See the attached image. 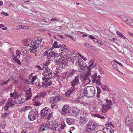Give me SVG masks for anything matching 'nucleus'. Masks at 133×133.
<instances>
[{"label":"nucleus","mask_w":133,"mask_h":133,"mask_svg":"<svg viewBox=\"0 0 133 133\" xmlns=\"http://www.w3.org/2000/svg\"><path fill=\"white\" fill-rule=\"evenodd\" d=\"M83 93L84 95L87 97H93L95 94V89L93 86L85 87L83 89Z\"/></svg>","instance_id":"obj_1"},{"label":"nucleus","mask_w":133,"mask_h":133,"mask_svg":"<svg viewBox=\"0 0 133 133\" xmlns=\"http://www.w3.org/2000/svg\"><path fill=\"white\" fill-rule=\"evenodd\" d=\"M51 110L48 107L43 108L40 111L41 117L43 118L49 120L53 117V112H50Z\"/></svg>","instance_id":"obj_2"},{"label":"nucleus","mask_w":133,"mask_h":133,"mask_svg":"<svg viewBox=\"0 0 133 133\" xmlns=\"http://www.w3.org/2000/svg\"><path fill=\"white\" fill-rule=\"evenodd\" d=\"M97 127L96 122L93 120H90L85 127V130L88 132H92Z\"/></svg>","instance_id":"obj_3"},{"label":"nucleus","mask_w":133,"mask_h":133,"mask_svg":"<svg viewBox=\"0 0 133 133\" xmlns=\"http://www.w3.org/2000/svg\"><path fill=\"white\" fill-rule=\"evenodd\" d=\"M106 103L102 105V112L105 113L108 110H110L112 108L113 104L111 101L106 99Z\"/></svg>","instance_id":"obj_4"},{"label":"nucleus","mask_w":133,"mask_h":133,"mask_svg":"<svg viewBox=\"0 0 133 133\" xmlns=\"http://www.w3.org/2000/svg\"><path fill=\"white\" fill-rule=\"evenodd\" d=\"M39 114L38 110H32L29 112L28 115V119L30 121H34L38 117Z\"/></svg>","instance_id":"obj_5"},{"label":"nucleus","mask_w":133,"mask_h":133,"mask_svg":"<svg viewBox=\"0 0 133 133\" xmlns=\"http://www.w3.org/2000/svg\"><path fill=\"white\" fill-rule=\"evenodd\" d=\"M90 76L86 74L84 75L80 76V79L81 81H83L84 83L86 84H89L91 82V80L88 78V77Z\"/></svg>","instance_id":"obj_6"},{"label":"nucleus","mask_w":133,"mask_h":133,"mask_svg":"<svg viewBox=\"0 0 133 133\" xmlns=\"http://www.w3.org/2000/svg\"><path fill=\"white\" fill-rule=\"evenodd\" d=\"M81 119L82 122L84 124L86 123L89 120V117L87 113H84L83 112V114L81 117H80Z\"/></svg>","instance_id":"obj_7"},{"label":"nucleus","mask_w":133,"mask_h":133,"mask_svg":"<svg viewBox=\"0 0 133 133\" xmlns=\"http://www.w3.org/2000/svg\"><path fill=\"white\" fill-rule=\"evenodd\" d=\"M79 82V78L78 76L76 77L74 79H73L71 82V85L72 87V88H75V86L77 85Z\"/></svg>","instance_id":"obj_8"},{"label":"nucleus","mask_w":133,"mask_h":133,"mask_svg":"<svg viewBox=\"0 0 133 133\" xmlns=\"http://www.w3.org/2000/svg\"><path fill=\"white\" fill-rule=\"evenodd\" d=\"M48 127V124L46 123H42L40 125L39 128V131L40 132H42L44 131L47 130V128Z\"/></svg>","instance_id":"obj_9"},{"label":"nucleus","mask_w":133,"mask_h":133,"mask_svg":"<svg viewBox=\"0 0 133 133\" xmlns=\"http://www.w3.org/2000/svg\"><path fill=\"white\" fill-rule=\"evenodd\" d=\"M70 108L68 105H65L63 107L62 110L65 114L66 113H70Z\"/></svg>","instance_id":"obj_10"},{"label":"nucleus","mask_w":133,"mask_h":133,"mask_svg":"<svg viewBox=\"0 0 133 133\" xmlns=\"http://www.w3.org/2000/svg\"><path fill=\"white\" fill-rule=\"evenodd\" d=\"M103 131V133H112V130L111 127L108 126L104 127Z\"/></svg>","instance_id":"obj_11"},{"label":"nucleus","mask_w":133,"mask_h":133,"mask_svg":"<svg viewBox=\"0 0 133 133\" xmlns=\"http://www.w3.org/2000/svg\"><path fill=\"white\" fill-rule=\"evenodd\" d=\"M48 57V59H50L52 57L53 58H55V57H58V55L55 52L53 51H51V52L50 51L49 52V55Z\"/></svg>","instance_id":"obj_12"},{"label":"nucleus","mask_w":133,"mask_h":133,"mask_svg":"<svg viewBox=\"0 0 133 133\" xmlns=\"http://www.w3.org/2000/svg\"><path fill=\"white\" fill-rule=\"evenodd\" d=\"M76 88L71 87L67 91L65 92V95L66 96H69L73 94L74 92L75 91Z\"/></svg>","instance_id":"obj_13"},{"label":"nucleus","mask_w":133,"mask_h":133,"mask_svg":"<svg viewBox=\"0 0 133 133\" xmlns=\"http://www.w3.org/2000/svg\"><path fill=\"white\" fill-rule=\"evenodd\" d=\"M75 103H80L81 104H84L85 102L82 101V98L81 97H78L76 98L75 100Z\"/></svg>","instance_id":"obj_14"},{"label":"nucleus","mask_w":133,"mask_h":133,"mask_svg":"<svg viewBox=\"0 0 133 133\" xmlns=\"http://www.w3.org/2000/svg\"><path fill=\"white\" fill-rule=\"evenodd\" d=\"M67 49H65V48H64L63 49L61 50V52L60 55H61V56H67L68 55H67L68 54V52L67 51H66Z\"/></svg>","instance_id":"obj_15"},{"label":"nucleus","mask_w":133,"mask_h":133,"mask_svg":"<svg viewBox=\"0 0 133 133\" xmlns=\"http://www.w3.org/2000/svg\"><path fill=\"white\" fill-rule=\"evenodd\" d=\"M76 71L75 70H73L71 71H70V72L66 74L65 77L66 79L70 77L71 76L75 74Z\"/></svg>","instance_id":"obj_16"},{"label":"nucleus","mask_w":133,"mask_h":133,"mask_svg":"<svg viewBox=\"0 0 133 133\" xmlns=\"http://www.w3.org/2000/svg\"><path fill=\"white\" fill-rule=\"evenodd\" d=\"M75 120L74 119L71 118H67L66 121L67 123L69 125H71L73 124Z\"/></svg>","instance_id":"obj_17"},{"label":"nucleus","mask_w":133,"mask_h":133,"mask_svg":"<svg viewBox=\"0 0 133 133\" xmlns=\"http://www.w3.org/2000/svg\"><path fill=\"white\" fill-rule=\"evenodd\" d=\"M131 119H132V118L130 117H127L125 119V123L127 125H131Z\"/></svg>","instance_id":"obj_18"},{"label":"nucleus","mask_w":133,"mask_h":133,"mask_svg":"<svg viewBox=\"0 0 133 133\" xmlns=\"http://www.w3.org/2000/svg\"><path fill=\"white\" fill-rule=\"evenodd\" d=\"M17 94L18 93L16 91L13 93H11L10 94V96L13 99H16L18 96Z\"/></svg>","instance_id":"obj_19"},{"label":"nucleus","mask_w":133,"mask_h":133,"mask_svg":"<svg viewBox=\"0 0 133 133\" xmlns=\"http://www.w3.org/2000/svg\"><path fill=\"white\" fill-rule=\"evenodd\" d=\"M12 57L13 60L16 63L19 65L21 64V63L20 61L18 59L19 58H18L16 57L15 56V55L14 54L12 55Z\"/></svg>","instance_id":"obj_20"},{"label":"nucleus","mask_w":133,"mask_h":133,"mask_svg":"<svg viewBox=\"0 0 133 133\" xmlns=\"http://www.w3.org/2000/svg\"><path fill=\"white\" fill-rule=\"evenodd\" d=\"M42 80L44 81V82H42V84L43 85V87L45 83H46L47 82H48V81H50L51 80H50L49 78H45V77H42Z\"/></svg>","instance_id":"obj_21"},{"label":"nucleus","mask_w":133,"mask_h":133,"mask_svg":"<svg viewBox=\"0 0 133 133\" xmlns=\"http://www.w3.org/2000/svg\"><path fill=\"white\" fill-rule=\"evenodd\" d=\"M97 73H94V75H91V77L92 79V83H94L96 81L97 78Z\"/></svg>","instance_id":"obj_22"},{"label":"nucleus","mask_w":133,"mask_h":133,"mask_svg":"<svg viewBox=\"0 0 133 133\" xmlns=\"http://www.w3.org/2000/svg\"><path fill=\"white\" fill-rule=\"evenodd\" d=\"M32 49L30 48L29 49L30 50V51L31 53H32L35 54V56H36L37 55V51L36 49Z\"/></svg>","instance_id":"obj_23"},{"label":"nucleus","mask_w":133,"mask_h":133,"mask_svg":"<svg viewBox=\"0 0 133 133\" xmlns=\"http://www.w3.org/2000/svg\"><path fill=\"white\" fill-rule=\"evenodd\" d=\"M97 92L96 94V96L98 98H99L100 97V94L101 92V89L99 88L98 87H97Z\"/></svg>","instance_id":"obj_24"},{"label":"nucleus","mask_w":133,"mask_h":133,"mask_svg":"<svg viewBox=\"0 0 133 133\" xmlns=\"http://www.w3.org/2000/svg\"><path fill=\"white\" fill-rule=\"evenodd\" d=\"M30 47L31 48H32V49H37L39 48L35 42V41H34L32 43V45H30Z\"/></svg>","instance_id":"obj_25"},{"label":"nucleus","mask_w":133,"mask_h":133,"mask_svg":"<svg viewBox=\"0 0 133 133\" xmlns=\"http://www.w3.org/2000/svg\"><path fill=\"white\" fill-rule=\"evenodd\" d=\"M39 97L41 98L45 97L46 95V93L45 92L43 91L40 92L38 94Z\"/></svg>","instance_id":"obj_26"},{"label":"nucleus","mask_w":133,"mask_h":133,"mask_svg":"<svg viewBox=\"0 0 133 133\" xmlns=\"http://www.w3.org/2000/svg\"><path fill=\"white\" fill-rule=\"evenodd\" d=\"M127 24L132 27H133V21L130 19L128 20Z\"/></svg>","instance_id":"obj_27"},{"label":"nucleus","mask_w":133,"mask_h":133,"mask_svg":"<svg viewBox=\"0 0 133 133\" xmlns=\"http://www.w3.org/2000/svg\"><path fill=\"white\" fill-rule=\"evenodd\" d=\"M39 22H45L46 23H48V21H47V19H45V18H39V19H38Z\"/></svg>","instance_id":"obj_28"},{"label":"nucleus","mask_w":133,"mask_h":133,"mask_svg":"<svg viewBox=\"0 0 133 133\" xmlns=\"http://www.w3.org/2000/svg\"><path fill=\"white\" fill-rule=\"evenodd\" d=\"M56 99V97H53L51 98V99L50 101V103L52 104H53L55 102H57V100Z\"/></svg>","instance_id":"obj_29"},{"label":"nucleus","mask_w":133,"mask_h":133,"mask_svg":"<svg viewBox=\"0 0 133 133\" xmlns=\"http://www.w3.org/2000/svg\"><path fill=\"white\" fill-rule=\"evenodd\" d=\"M92 66L89 65V66L87 68V70L89 71L87 73V74H88V75H91V69H92Z\"/></svg>","instance_id":"obj_30"},{"label":"nucleus","mask_w":133,"mask_h":133,"mask_svg":"<svg viewBox=\"0 0 133 133\" xmlns=\"http://www.w3.org/2000/svg\"><path fill=\"white\" fill-rule=\"evenodd\" d=\"M21 52L19 50H17L16 51V55L15 56L18 58H19L20 57V54Z\"/></svg>","instance_id":"obj_31"},{"label":"nucleus","mask_w":133,"mask_h":133,"mask_svg":"<svg viewBox=\"0 0 133 133\" xmlns=\"http://www.w3.org/2000/svg\"><path fill=\"white\" fill-rule=\"evenodd\" d=\"M52 84V82L51 80L50 81H48V82H47L44 85L43 87L45 88H48V86H50Z\"/></svg>","instance_id":"obj_32"},{"label":"nucleus","mask_w":133,"mask_h":133,"mask_svg":"<svg viewBox=\"0 0 133 133\" xmlns=\"http://www.w3.org/2000/svg\"><path fill=\"white\" fill-rule=\"evenodd\" d=\"M52 46L53 47L56 48H59V46L58 45L57 42L56 41L54 42Z\"/></svg>","instance_id":"obj_33"},{"label":"nucleus","mask_w":133,"mask_h":133,"mask_svg":"<svg viewBox=\"0 0 133 133\" xmlns=\"http://www.w3.org/2000/svg\"><path fill=\"white\" fill-rule=\"evenodd\" d=\"M21 100L20 99H19V97L16 98V102H15V103L16 104H20L21 103V100H22V98H21Z\"/></svg>","instance_id":"obj_34"},{"label":"nucleus","mask_w":133,"mask_h":133,"mask_svg":"<svg viewBox=\"0 0 133 133\" xmlns=\"http://www.w3.org/2000/svg\"><path fill=\"white\" fill-rule=\"evenodd\" d=\"M83 112V111L82 110H79L77 111L76 114H75V115H75V116H79L81 114V113H82Z\"/></svg>","instance_id":"obj_35"},{"label":"nucleus","mask_w":133,"mask_h":133,"mask_svg":"<svg viewBox=\"0 0 133 133\" xmlns=\"http://www.w3.org/2000/svg\"><path fill=\"white\" fill-rule=\"evenodd\" d=\"M28 91L29 93L27 94V96H28V97H30L32 96L31 88H30L28 90Z\"/></svg>","instance_id":"obj_36"},{"label":"nucleus","mask_w":133,"mask_h":133,"mask_svg":"<svg viewBox=\"0 0 133 133\" xmlns=\"http://www.w3.org/2000/svg\"><path fill=\"white\" fill-rule=\"evenodd\" d=\"M103 90H108V91H110V90H108V86H106V85H104V86H102L101 87Z\"/></svg>","instance_id":"obj_37"},{"label":"nucleus","mask_w":133,"mask_h":133,"mask_svg":"<svg viewBox=\"0 0 133 133\" xmlns=\"http://www.w3.org/2000/svg\"><path fill=\"white\" fill-rule=\"evenodd\" d=\"M30 108V107L29 106H25V107L23 108L22 110L24 112H25V111H26L27 110L29 109Z\"/></svg>","instance_id":"obj_38"},{"label":"nucleus","mask_w":133,"mask_h":133,"mask_svg":"<svg viewBox=\"0 0 133 133\" xmlns=\"http://www.w3.org/2000/svg\"><path fill=\"white\" fill-rule=\"evenodd\" d=\"M35 42L36 43V44L37 45V46L40 47V48H41V45H40V44L41 43V41H38V42H37V40H35Z\"/></svg>","instance_id":"obj_39"},{"label":"nucleus","mask_w":133,"mask_h":133,"mask_svg":"<svg viewBox=\"0 0 133 133\" xmlns=\"http://www.w3.org/2000/svg\"><path fill=\"white\" fill-rule=\"evenodd\" d=\"M112 66L114 68L115 70H118V65L116 63H114L113 64Z\"/></svg>","instance_id":"obj_40"},{"label":"nucleus","mask_w":133,"mask_h":133,"mask_svg":"<svg viewBox=\"0 0 133 133\" xmlns=\"http://www.w3.org/2000/svg\"><path fill=\"white\" fill-rule=\"evenodd\" d=\"M91 115L92 116L94 117H97L98 118H100V115L99 114H92V113L91 114Z\"/></svg>","instance_id":"obj_41"},{"label":"nucleus","mask_w":133,"mask_h":133,"mask_svg":"<svg viewBox=\"0 0 133 133\" xmlns=\"http://www.w3.org/2000/svg\"><path fill=\"white\" fill-rule=\"evenodd\" d=\"M8 103V105H9L10 107H12L14 105V104L12 103V102H11L9 101H7Z\"/></svg>","instance_id":"obj_42"},{"label":"nucleus","mask_w":133,"mask_h":133,"mask_svg":"<svg viewBox=\"0 0 133 133\" xmlns=\"http://www.w3.org/2000/svg\"><path fill=\"white\" fill-rule=\"evenodd\" d=\"M32 41H33L30 39H26L25 41L26 42H27V43H30V44L32 43Z\"/></svg>","instance_id":"obj_43"},{"label":"nucleus","mask_w":133,"mask_h":133,"mask_svg":"<svg viewBox=\"0 0 133 133\" xmlns=\"http://www.w3.org/2000/svg\"><path fill=\"white\" fill-rule=\"evenodd\" d=\"M123 21L124 22H126L127 23V21H128V20L129 19H128L127 17L125 16L124 18H123L122 19Z\"/></svg>","instance_id":"obj_44"},{"label":"nucleus","mask_w":133,"mask_h":133,"mask_svg":"<svg viewBox=\"0 0 133 133\" xmlns=\"http://www.w3.org/2000/svg\"><path fill=\"white\" fill-rule=\"evenodd\" d=\"M77 111V109L75 108L72 109V113L73 115H74V114H75Z\"/></svg>","instance_id":"obj_45"},{"label":"nucleus","mask_w":133,"mask_h":133,"mask_svg":"<svg viewBox=\"0 0 133 133\" xmlns=\"http://www.w3.org/2000/svg\"><path fill=\"white\" fill-rule=\"evenodd\" d=\"M48 74H49V77L50 78V77H51L52 75V71L50 69H49V71L48 72Z\"/></svg>","instance_id":"obj_46"},{"label":"nucleus","mask_w":133,"mask_h":133,"mask_svg":"<svg viewBox=\"0 0 133 133\" xmlns=\"http://www.w3.org/2000/svg\"><path fill=\"white\" fill-rule=\"evenodd\" d=\"M56 99H57V100L58 101L60 100L62 98L61 96L59 95H58L56 96Z\"/></svg>","instance_id":"obj_47"},{"label":"nucleus","mask_w":133,"mask_h":133,"mask_svg":"<svg viewBox=\"0 0 133 133\" xmlns=\"http://www.w3.org/2000/svg\"><path fill=\"white\" fill-rule=\"evenodd\" d=\"M84 45L87 46L88 48H90L91 46V45L87 43H85L84 44Z\"/></svg>","instance_id":"obj_48"},{"label":"nucleus","mask_w":133,"mask_h":133,"mask_svg":"<svg viewBox=\"0 0 133 133\" xmlns=\"http://www.w3.org/2000/svg\"><path fill=\"white\" fill-rule=\"evenodd\" d=\"M49 51V50L48 51H47V50L46 51L44 52V54L45 55L47 56V58H48V57L49 55V52H48V51Z\"/></svg>","instance_id":"obj_49"},{"label":"nucleus","mask_w":133,"mask_h":133,"mask_svg":"<svg viewBox=\"0 0 133 133\" xmlns=\"http://www.w3.org/2000/svg\"><path fill=\"white\" fill-rule=\"evenodd\" d=\"M96 83L98 85H102L100 81V80H99V79H96Z\"/></svg>","instance_id":"obj_50"},{"label":"nucleus","mask_w":133,"mask_h":133,"mask_svg":"<svg viewBox=\"0 0 133 133\" xmlns=\"http://www.w3.org/2000/svg\"><path fill=\"white\" fill-rule=\"evenodd\" d=\"M21 28L23 29H25L28 28V27L27 26H24L22 25H21Z\"/></svg>","instance_id":"obj_51"},{"label":"nucleus","mask_w":133,"mask_h":133,"mask_svg":"<svg viewBox=\"0 0 133 133\" xmlns=\"http://www.w3.org/2000/svg\"><path fill=\"white\" fill-rule=\"evenodd\" d=\"M1 14L6 16H8L9 15L8 13L5 12L4 11L2 12Z\"/></svg>","instance_id":"obj_52"},{"label":"nucleus","mask_w":133,"mask_h":133,"mask_svg":"<svg viewBox=\"0 0 133 133\" xmlns=\"http://www.w3.org/2000/svg\"><path fill=\"white\" fill-rule=\"evenodd\" d=\"M8 83L6 81H4L3 83L1 85L2 86H4V85H6Z\"/></svg>","instance_id":"obj_53"},{"label":"nucleus","mask_w":133,"mask_h":133,"mask_svg":"<svg viewBox=\"0 0 133 133\" xmlns=\"http://www.w3.org/2000/svg\"><path fill=\"white\" fill-rule=\"evenodd\" d=\"M33 104L34 105H35L36 106H39L41 104L40 103H36V102H34Z\"/></svg>","instance_id":"obj_54"},{"label":"nucleus","mask_w":133,"mask_h":133,"mask_svg":"<svg viewBox=\"0 0 133 133\" xmlns=\"http://www.w3.org/2000/svg\"><path fill=\"white\" fill-rule=\"evenodd\" d=\"M26 57L28 60H30L31 58V56L29 55H26Z\"/></svg>","instance_id":"obj_55"},{"label":"nucleus","mask_w":133,"mask_h":133,"mask_svg":"<svg viewBox=\"0 0 133 133\" xmlns=\"http://www.w3.org/2000/svg\"><path fill=\"white\" fill-rule=\"evenodd\" d=\"M114 61L115 62H116V63H117V64H118L119 65L121 66H123V65L120 62H117L116 60L115 59L114 60Z\"/></svg>","instance_id":"obj_56"},{"label":"nucleus","mask_w":133,"mask_h":133,"mask_svg":"<svg viewBox=\"0 0 133 133\" xmlns=\"http://www.w3.org/2000/svg\"><path fill=\"white\" fill-rule=\"evenodd\" d=\"M12 82L13 83L15 84H17L18 83V80L14 79Z\"/></svg>","instance_id":"obj_57"},{"label":"nucleus","mask_w":133,"mask_h":133,"mask_svg":"<svg viewBox=\"0 0 133 133\" xmlns=\"http://www.w3.org/2000/svg\"><path fill=\"white\" fill-rule=\"evenodd\" d=\"M85 67L84 65H83L82 66L80 67V69L81 70L84 71L85 69Z\"/></svg>","instance_id":"obj_58"},{"label":"nucleus","mask_w":133,"mask_h":133,"mask_svg":"<svg viewBox=\"0 0 133 133\" xmlns=\"http://www.w3.org/2000/svg\"><path fill=\"white\" fill-rule=\"evenodd\" d=\"M23 82H24V83H26L28 82V81L27 79H26L25 78L23 79V82H21L22 83Z\"/></svg>","instance_id":"obj_59"},{"label":"nucleus","mask_w":133,"mask_h":133,"mask_svg":"<svg viewBox=\"0 0 133 133\" xmlns=\"http://www.w3.org/2000/svg\"><path fill=\"white\" fill-rule=\"evenodd\" d=\"M51 107L52 109H55L57 107V105L56 104L53 105V104H51Z\"/></svg>","instance_id":"obj_60"},{"label":"nucleus","mask_w":133,"mask_h":133,"mask_svg":"<svg viewBox=\"0 0 133 133\" xmlns=\"http://www.w3.org/2000/svg\"><path fill=\"white\" fill-rule=\"evenodd\" d=\"M113 102L114 103L116 104V102L117 100V99L115 97H113L112 98Z\"/></svg>","instance_id":"obj_61"},{"label":"nucleus","mask_w":133,"mask_h":133,"mask_svg":"<svg viewBox=\"0 0 133 133\" xmlns=\"http://www.w3.org/2000/svg\"><path fill=\"white\" fill-rule=\"evenodd\" d=\"M97 43H98L100 45H102L104 43V42H102L100 41H98V40Z\"/></svg>","instance_id":"obj_62"},{"label":"nucleus","mask_w":133,"mask_h":133,"mask_svg":"<svg viewBox=\"0 0 133 133\" xmlns=\"http://www.w3.org/2000/svg\"><path fill=\"white\" fill-rule=\"evenodd\" d=\"M10 113V112L8 113H4V114L3 115V116L4 117H6L7 116H8Z\"/></svg>","instance_id":"obj_63"},{"label":"nucleus","mask_w":133,"mask_h":133,"mask_svg":"<svg viewBox=\"0 0 133 133\" xmlns=\"http://www.w3.org/2000/svg\"><path fill=\"white\" fill-rule=\"evenodd\" d=\"M116 33H117V35H118V36L119 37H121V36L122 35V34L120 32H119L118 31Z\"/></svg>","instance_id":"obj_64"}]
</instances>
